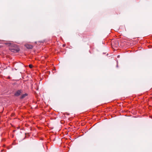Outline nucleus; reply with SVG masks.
I'll return each instance as SVG.
<instances>
[{"label":"nucleus","mask_w":152,"mask_h":152,"mask_svg":"<svg viewBox=\"0 0 152 152\" xmlns=\"http://www.w3.org/2000/svg\"><path fill=\"white\" fill-rule=\"evenodd\" d=\"M27 96V94H23L21 96L20 98L21 99H23L24 98V97H25Z\"/></svg>","instance_id":"20e7f679"},{"label":"nucleus","mask_w":152,"mask_h":152,"mask_svg":"<svg viewBox=\"0 0 152 152\" xmlns=\"http://www.w3.org/2000/svg\"><path fill=\"white\" fill-rule=\"evenodd\" d=\"M119 56H118V57H119Z\"/></svg>","instance_id":"423d86ee"},{"label":"nucleus","mask_w":152,"mask_h":152,"mask_svg":"<svg viewBox=\"0 0 152 152\" xmlns=\"http://www.w3.org/2000/svg\"><path fill=\"white\" fill-rule=\"evenodd\" d=\"M23 92L22 90L20 89L17 91L15 93L14 95L16 96H20Z\"/></svg>","instance_id":"f03ea898"},{"label":"nucleus","mask_w":152,"mask_h":152,"mask_svg":"<svg viewBox=\"0 0 152 152\" xmlns=\"http://www.w3.org/2000/svg\"><path fill=\"white\" fill-rule=\"evenodd\" d=\"M10 50L12 52L14 53L18 52L20 50L19 48L16 45L13 48H10Z\"/></svg>","instance_id":"f257e3e1"},{"label":"nucleus","mask_w":152,"mask_h":152,"mask_svg":"<svg viewBox=\"0 0 152 152\" xmlns=\"http://www.w3.org/2000/svg\"><path fill=\"white\" fill-rule=\"evenodd\" d=\"M29 66L30 68H31L33 67V66L31 64H29Z\"/></svg>","instance_id":"39448f33"},{"label":"nucleus","mask_w":152,"mask_h":152,"mask_svg":"<svg viewBox=\"0 0 152 152\" xmlns=\"http://www.w3.org/2000/svg\"><path fill=\"white\" fill-rule=\"evenodd\" d=\"M25 46L28 49H32L33 47L32 45L29 44L25 45Z\"/></svg>","instance_id":"7ed1b4c3"}]
</instances>
